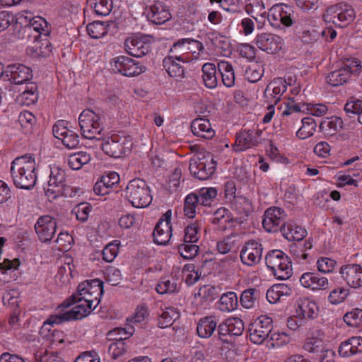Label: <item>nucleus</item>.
Returning <instances> with one entry per match:
<instances>
[{
    "instance_id": "obj_38",
    "label": "nucleus",
    "mask_w": 362,
    "mask_h": 362,
    "mask_svg": "<svg viewBox=\"0 0 362 362\" xmlns=\"http://www.w3.org/2000/svg\"><path fill=\"white\" fill-rule=\"evenodd\" d=\"M238 305V296L233 291L222 294L218 302V308L222 312H231L237 308Z\"/></svg>"
},
{
    "instance_id": "obj_14",
    "label": "nucleus",
    "mask_w": 362,
    "mask_h": 362,
    "mask_svg": "<svg viewBox=\"0 0 362 362\" xmlns=\"http://www.w3.org/2000/svg\"><path fill=\"white\" fill-rule=\"evenodd\" d=\"M262 130L257 127L248 130H243L236 134L235 151H243L258 146L262 141Z\"/></svg>"
},
{
    "instance_id": "obj_61",
    "label": "nucleus",
    "mask_w": 362,
    "mask_h": 362,
    "mask_svg": "<svg viewBox=\"0 0 362 362\" xmlns=\"http://www.w3.org/2000/svg\"><path fill=\"white\" fill-rule=\"evenodd\" d=\"M19 37H21L23 40H25L28 42H35L39 40L40 38L42 37V35L40 33H37L36 30H33V28L26 24L25 26L22 27L18 32Z\"/></svg>"
},
{
    "instance_id": "obj_25",
    "label": "nucleus",
    "mask_w": 362,
    "mask_h": 362,
    "mask_svg": "<svg viewBox=\"0 0 362 362\" xmlns=\"http://www.w3.org/2000/svg\"><path fill=\"white\" fill-rule=\"evenodd\" d=\"M293 11L291 6L286 4L277 5L272 7L268 13L269 21H279L285 26H291L294 22Z\"/></svg>"
},
{
    "instance_id": "obj_23",
    "label": "nucleus",
    "mask_w": 362,
    "mask_h": 362,
    "mask_svg": "<svg viewBox=\"0 0 362 362\" xmlns=\"http://www.w3.org/2000/svg\"><path fill=\"white\" fill-rule=\"evenodd\" d=\"M65 182V171L58 167L52 168L47 186L45 188V194L48 198L51 199L53 195L59 193V190L66 185Z\"/></svg>"
},
{
    "instance_id": "obj_58",
    "label": "nucleus",
    "mask_w": 362,
    "mask_h": 362,
    "mask_svg": "<svg viewBox=\"0 0 362 362\" xmlns=\"http://www.w3.org/2000/svg\"><path fill=\"white\" fill-rule=\"evenodd\" d=\"M300 38L304 43H313L320 37V33L316 26L303 29L300 33Z\"/></svg>"
},
{
    "instance_id": "obj_12",
    "label": "nucleus",
    "mask_w": 362,
    "mask_h": 362,
    "mask_svg": "<svg viewBox=\"0 0 362 362\" xmlns=\"http://www.w3.org/2000/svg\"><path fill=\"white\" fill-rule=\"evenodd\" d=\"M112 66L113 70L127 77L139 76L146 70L140 62L123 55L112 59Z\"/></svg>"
},
{
    "instance_id": "obj_41",
    "label": "nucleus",
    "mask_w": 362,
    "mask_h": 362,
    "mask_svg": "<svg viewBox=\"0 0 362 362\" xmlns=\"http://www.w3.org/2000/svg\"><path fill=\"white\" fill-rule=\"evenodd\" d=\"M180 317V313L173 308H166L158 320V325L160 328L170 327Z\"/></svg>"
},
{
    "instance_id": "obj_9",
    "label": "nucleus",
    "mask_w": 362,
    "mask_h": 362,
    "mask_svg": "<svg viewBox=\"0 0 362 362\" xmlns=\"http://www.w3.org/2000/svg\"><path fill=\"white\" fill-rule=\"evenodd\" d=\"M81 134L88 139H100L103 130L99 115L91 110H83L78 117Z\"/></svg>"
},
{
    "instance_id": "obj_33",
    "label": "nucleus",
    "mask_w": 362,
    "mask_h": 362,
    "mask_svg": "<svg viewBox=\"0 0 362 362\" xmlns=\"http://www.w3.org/2000/svg\"><path fill=\"white\" fill-rule=\"evenodd\" d=\"M217 327V321L215 316L210 315L201 318L197 327L198 335L202 338L210 337Z\"/></svg>"
},
{
    "instance_id": "obj_60",
    "label": "nucleus",
    "mask_w": 362,
    "mask_h": 362,
    "mask_svg": "<svg viewBox=\"0 0 362 362\" xmlns=\"http://www.w3.org/2000/svg\"><path fill=\"white\" fill-rule=\"evenodd\" d=\"M349 294V288L338 287L330 292L328 300L332 304L337 305L342 303L347 298Z\"/></svg>"
},
{
    "instance_id": "obj_1",
    "label": "nucleus",
    "mask_w": 362,
    "mask_h": 362,
    "mask_svg": "<svg viewBox=\"0 0 362 362\" xmlns=\"http://www.w3.org/2000/svg\"><path fill=\"white\" fill-rule=\"evenodd\" d=\"M36 169L35 160L32 156L26 154L15 158L11 166L14 185L24 189L33 188L37 181Z\"/></svg>"
},
{
    "instance_id": "obj_54",
    "label": "nucleus",
    "mask_w": 362,
    "mask_h": 362,
    "mask_svg": "<svg viewBox=\"0 0 362 362\" xmlns=\"http://www.w3.org/2000/svg\"><path fill=\"white\" fill-rule=\"evenodd\" d=\"M91 206L88 203L83 202L77 204L71 211V214L75 216L76 219L86 222L91 211Z\"/></svg>"
},
{
    "instance_id": "obj_52",
    "label": "nucleus",
    "mask_w": 362,
    "mask_h": 362,
    "mask_svg": "<svg viewBox=\"0 0 362 362\" xmlns=\"http://www.w3.org/2000/svg\"><path fill=\"white\" fill-rule=\"evenodd\" d=\"M18 121L25 134L32 132L33 126L36 123L35 115L29 111H23L18 116Z\"/></svg>"
},
{
    "instance_id": "obj_49",
    "label": "nucleus",
    "mask_w": 362,
    "mask_h": 362,
    "mask_svg": "<svg viewBox=\"0 0 362 362\" xmlns=\"http://www.w3.org/2000/svg\"><path fill=\"white\" fill-rule=\"evenodd\" d=\"M217 195V190L214 187H203L197 193L199 204L202 206H210Z\"/></svg>"
},
{
    "instance_id": "obj_35",
    "label": "nucleus",
    "mask_w": 362,
    "mask_h": 362,
    "mask_svg": "<svg viewBox=\"0 0 362 362\" xmlns=\"http://www.w3.org/2000/svg\"><path fill=\"white\" fill-rule=\"evenodd\" d=\"M343 125L344 122L341 117L333 116L323 119L320 124V129L323 134L332 136L342 129Z\"/></svg>"
},
{
    "instance_id": "obj_42",
    "label": "nucleus",
    "mask_w": 362,
    "mask_h": 362,
    "mask_svg": "<svg viewBox=\"0 0 362 362\" xmlns=\"http://www.w3.org/2000/svg\"><path fill=\"white\" fill-rule=\"evenodd\" d=\"M301 122L302 127L297 131L296 136L300 139H305L314 134L317 124L312 117L303 118Z\"/></svg>"
},
{
    "instance_id": "obj_43",
    "label": "nucleus",
    "mask_w": 362,
    "mask_h": 362,
    "mask_svg": "<svg viewBox=\"0 0 362 362\" xmlns=\"http://www.w3.org/2000/svg\"><path fill=\"white\" fill-rule=\"evenodd\" d=\"M28 25L33 28V30H36L37 33L40 32V34L45 37L49 35L52 30L51 25L44 18L40 16L30 18Z\"/></svg>"
},
{
    "instance_id": "obj_46",
    "label": "nucleus",
    "mask_w": 362,
    "mask_h": 362,
    "mask_svg": "<svg viewBox=\"0 0 362 362\" xmlns=\"http://www.w3.org/2000/svg\"><path fill=\"white\" fill-rule=\"evenodd\" d=\"M233 210L238 214L247 216L251 211V204L245 197H234L231 204Z\"/></svg>"
},
{
    "instance_id": "obj_34",
    "label": "nucleus",
    "mask_w": 362,
    "mask_h": 362,
    "mask_svg": "<svg viewBox=\"0 0 362 362\" xmlns=\"http://www.w3.org/2000/svg\"><path fill=\"white\" fill-rule=\"evenodd\" d=\"M185 39H180L175 42L170 48L168 56L172 59H176L181 62H188L191 61V56L188 53Z\"/></svg>"
},
{
    "instance_id": "obj_48",
    "label": "nucleus",
    "mask_w": 362,
    "mask_h": 362,
    "mask_svg": "<svg viewBox=\"0 0 362 362\" xmlns=\"http://www.w3.org/2000/svg\"><path fill=\"white\" fill-rule=\"evenodd\" d=\"M343 320L350 327L362 328V309H352L344 314Z\"/></svg>"
},
{
    "instance_id": "obj_22",
    "label": "nucleus",
    "mask_w": 362,
    "mask_h": 362,
    "mask_svg": "<svg viewBox=\"0 0 362 362\" xmlns=\"http://www.w3.org/2000/svg\"><path fill=\"white\" fill-rule=\"evenodd\" d=\"M286 90L287 85L284 78H274L267 85L264 90V97L265 101L271 105H276L281 100L282 95Z\"/></svg>"
},
{
    "instance_id": "obj_57",
    "label": "nucleus",
    "mask_w": 362,
    "mask_h": 362,
    "mask_svg": "<svg viewBox=\"0 0 362 362\" xmlns=\"http://www.w3.org/2000/svg\"><path fill=\"white\" fill-rule=\"evenodd\" d=\"M187 47H188V53L191 56V60L199 58L200 53L204 51L203 44L196 40L190 38H185Z\"/></svg>"
},
{
    "instance_id": "obj_4",
    "label": "nucleus",
    "mask_w": 362,
    "mask_h": 362,
    "mask_svg": "<svg viewBox=\"0 0 362 362\" xmlns=\"http://www.w3.org/2000/svg\"><path fill=\"white\" fill-rule=\"evenodd\" d=\"M265 263L277 279L286 280L293 274L291 261L281 250L269 251L265 257Z\"/></svg>"
},
{
    "instance_id": "obj_7",
    "label": "nucleus",
    "mask_w": 362,
    "mask_h": 362,
    "mask_svg": "<svg viewBox=\"0 0 362 362\" xmlns=\"http://www.w3.org/2000/svg\"><path fill=\"white\" fill-rule=\"evenodd\" d=\"M361 62L356 59H347L341 66L326 76V81L332 86H339L348 83L354 76L359 74L361 69Z\"/></svg>"
},
{
    "instance_id": "obj_27",
    "label": "nucleus",
    "mask_w": 362,
    "mask_h": 362,
    "mask_svg": "<svg viewBox=\"0 0 362 362\" xmlns=\"http://www.w3.org/2000/svg\"><path fill=\"white\" fill-rule=\"evenodd\" d=\"M317 304L308 298H300L296 305L297 317L300 319H314L317 316Z\"/></svg>"
},
{
    "instance_id": "obj_3",
    "label": "nucleus",
    "mask_w": 362,
    "mask_h": 362,
    "mask_svg": "<svg viewBox=\"0 0 362 362\" xmlns=\"http://www.w3.org/2000/svg\"><path fill=\"white\" fill-rule=\"evenodd\" d=\"M103 294V282L101 280L98 279L86 280L78 284L77 293L70 297V300L80 299L82 303H87L95 309L99 305Z\"/></svg>"
},
{
    "instance_id": "obj_63",
    "label": "nucleus",
    "mask_w": 362,
    "mask_h": 362,
    "mask_svg": "<svg viewBox=\"0 0 362 362\" xmlns=\"http://www.w3.org/2000/svg\"><path fill=\"white\" fill-rule=\"evenodd\" d=\"M337 265V262L332 259L321 257L317 261V269L322 273L333 272Z\"/></svg>"
},
{
    "instance_id": "obj_64",
    "label": "nucleus",
    "mask_w": 362,
    "mask_h": 362,
    "mask_svg": "<svg viewBox=\"0 0 362 362\" xmlns=\"http://www.w3.org/2000/svg\"><path fill=\"white\" fill-rule=\"evenodd\" d=\"M127 351V346L123 341H112L108 347V353L114 359L122 356Z\"/></svg>"
},
{
    "instance_id": "obj_13",
    "label": "nucleus",
    "mask_w": 362,
    "mask_h": 362,
    "mask_svg": "<svg viewBox=\"0 0 362 362\" xmlns=\"http://www.w3.org/2000/svg\"><path fill=\"white\" fill-rule=\"evenodd\" d=\"M130 146V141L126 136L113 134L102 144L101 147L107 155L119 158L129 151Z\"/></svg>"
},
{
    "instance_id": "obj_37",
    "label": "nucleus",
    "mask_w": 362,
    "mask_h": 362,
    "mask_svg": "<svg viewBox=\"0 0 362 362\" xmlns=\"http://www.w3.org/2000/svg\"><path fill=\"white\" fill-rule=\"evenodd\" d=\"M219 76H221L223 84L227 88H231L235 84V73L233 66L228 62L218 63Z\"/></svg>"
},
{
    "instance_id": "obj_39",
    "label": "nucleus",
    "mask_w": 362,
    "mask_h": 362,
    "mask_svg": "<svg viewBox=\"0 0 362 362\" xmlns=\"http://www.w3.org/2000/svg\"><path fill=\"white\" fill-rule=\"evenodd\" d=\"M176 61V59H172L168 55L163 59V66L171 77L182 78L185 76L184 67Z\"/></svg>"
},
{
    "instance_id": "obj_59",
    "label": "nucleus",
    "mask_w": 362,
    "mask_h": 362,
    "mask_svg": "<svg viewBox=\"0 0 362 362\" xmlns=\"http://www.w3.org/2000/svg\"><path fill=\"white\" fill-rule=\"evenodd\" d=\"M119 241L115 240L107 245L103 252V259L107 262H112L117 257L119 251Z\"/></svg>"
},
{
    "instance_id": "obj_2",
    "label": "nucleus",
    "mask_w": 362,
    "mask_h": 362,
    "mask_svg": "<svg viewBox=\"0 0 362 362\" xmlns=\"http://www.w3.org/2000/svg\"><path fill=\"white\" fill-rule=\"evenodd\" d=\"M74 304L76 305L69 310L50 315L44 322L42 327L45 328L47 325H60L65 322L81 320L90 314L91 310H94L87 303H82V300L80 299L76 298L74 300H70V298L64 300L59 308H67Z\"/></svg>"
},
{
    "instance_id": "obj_16",
    "label": "nucleus",
    "mask_w": 362,
    "mask_h": 362,
    "mask_svg": "<svg viewBox=\"0 0 362 362\" xmlns=\"http://www.w3.org/2000/svg\"><path fill=\"white\" fill-rule=\"evenodd\" d=\"M286 214L283 209L279 207L267 209L264 214L262 226L268 232H277L280 228L285 225Z\"/></svg>"
},
{
    "instance_id": "obj_28",
    "label": "nucleus",
    "mask_w": 362,
    "mask_h": 362,
    "mask_svg": "<svg viewBox=\"0 0 362 362\" xmlns=\"http://www.w3.org/2000/svg\"><path fill=\"white\" fill-rule=\"evenodd\" d=\"M339 355L348 358L362 353V337H352L341 342L338 349Z\"/></svg>"
},
{
    "instance_id": "obj_15",
    "label": "nucleus",
    "mask_w": 362,
    "mask_h": 362,
    "mask_svg": "<svg viewBox=\"0 0 362 362\" xmlns=\"http://www.w3.org/2000/svg\"><path fill=\"white\" fill-rule=\"evenodd\" d=\"M255 43L259 49L268 54H276L282 49L284 40L276 34L262 33L255 37Z\"/></svg>"
},
{
    "instance_id": "obj_31",
    "label": "nucleus",
    "mask_w": 362,
    "mask_h": 362,
    "mask_svg": "<svg viewBox=\"0 0 362 362\" xmlns=\"http://www.w3.org/2000/svg\"><path fill=\"white\" fill-rule=\"evenodd\" d=\"M154 242L158 245H166L172 237V226L168 221H159L153 230Z\"/></svg>"
},
{
    "instance_id": "obj_55",
    "label": "nucleus",
    "mask_w": 362,
    "mask_h": 362,
    "mask_svg": "<svg viewBox=\"0 0 362 362\" xmlns=\"http://www.w3.org/2000/svg\"><path fill=\"white\" fill-rule=\"evenodd\" d=\"M199 249L198 245L191 243L184 242L178 246L179 253L186 259H193L197 255Z\"/></svg>"
},
{
    "instance_id": "obj_51",
    "label": "nucleus",
    "mask_w": 362,
    "mask_h": 362,
    "mask_svg": "<svg viewBox=\"0 0 362 362\" xmlns=\"http://www.w3.org/2000/svg\"><path fill=\"white\" fill-rule=\"evenodd\" d=\"M86 30L92 38L98 39L103 37L107 33V26L105 25L104 22L93 21L87 25Z\"/></svg>"
},
{
    "instance_id": "obj_18",
    "label": "nucleus",
    "mask_w": 362,
    "mask_h": 362,
    "mask_svg": "<svg viewBox=\"0 0 362 362\" xmlns=\"http://www.w3.org/2000/svg\"><path fill=\"white\" fill-rule=\"evenodd\" d=\"M245 329V325L243 320L239 317H229L219 324L218 326V334L219 339L223 341H226V337H238L240 336Z\"/></svg>"
},
{
    "instance_id": "obj_11",
    "label": "nucleus",
    "mask_w": 362,
    "mask_h": 362,
    "mask_svg": "<svg viewBox=\"0 0 362 362\" xmlns=\"http://www.w3.org/2000/svg\"><path fill=\"white\" fill-rule=\"evenodd\" d=\"M272 327V318L266 315L259 316L249 326L250 341L254 344H261L269 338Z\"/></svg>"
},
{
    "instance_id": "obj_40",
    "label": "nucleus",
    "mask_w": 362,
    "mask_h": 362,
    "mask_svg": "<svg viewBox=\"0 0 362 362\" xmlns=\"http://www.w3.org/2000/svg\"><path fill=\"white\" fill-rule=\"evenodd\" d=\"M260 292L256 288H248L241 293L240 301L242 306L250 309L255 305V303L259 298Z\"/></svg>"
},
{
    "instance_id": "obj_53",
    "label": "nucleus",
    "mask_w": 362,
    "mask_h": 362,
    "mask_svg": "<svg viewBox=\"0 0 362 362\" xmlns=\"http://www.w3.org/2000/svg\"><path fill=\"white\" fill-rule=\"evenodd\" d=\"M156 291L160 294H170L177 291V284L174 279L162 278L156 286Z\"/></svg>"
},
{
    "instance_id": "obj_45",
    "label": "nucleus",
    "mask_w": 362,
    "mask_h": 362,
    "mask_svg": "<svg viewBox=\"0 0 362 362\" xmlns=\"http://www.w3.org/2000/svg\"><path fill=\"white\" fill-rule=\"evenodd\" d=\"M90 160V156L84 151H80L71 154L68 158V164L73 170H79L83 165L88 163Z\"/></svg>"
},
{
    "instance_id": "obj_47",
    "label": "nucleus",
    "mask_w": 362,
    "mask_h": 362,
    "mask_svg": "<svg viewBox=\"0 0 362 362\" xmlns=\"http://www.w3.org/2000/svg\"><path fill=\"white\" fill-rule=\"evenodd\" d=\"M134 332V328L129 326L127 328L117 327L108 332L107 336L110 341H123L131 337Z\"/></svg>"
},
{
    "instance_id": "obj_21",
    "label": "nucleus",
    "mask_w": 362,
    "mask_h": 362,
    "mask_svg": "<svg viewBox=\"0 0 362 362\" xmlns=\"http://www.w3.org/2000/svg\"><path fill=\"white\" fill-rule=\"evenodd\" d=\"M339 274L348 286L357 288L362 286V267L349 264L341 267Z\"/></svg>"
},
{
    "instance_id": "obj_24",
    "label": "nucleus",
    "mask_w": 362,
    "mask_h": 362,
    "mask_svg": "<svg viewBox=\"0 0 362 362\" xmlns=\"http://www.w3.org/2000/svg\"><path fill=\"white\" fill-rule=\"evenodd\" d=\"M299 281L302 286L312 291L325 290L329 287L328 279L316 272L303 273Z\"/></svg>"
},
{
    "instance_id": "obj_44",
    "label": "nucleus",
    "mask_w": 362,
    "mask_h": 362,
    "mask_svg": "<svg viewBox=\"0 0 362 362\" xmlns=\"http://www.w3.org/2000/svg\"><path fill=\"white\" fill-rule=\"evenodd\" d=\"M88 3L98 16L109 15L113 8L112 0H88Z\"/></svg>"
},
{
    "instance_id": "obj_32",
    "label": "nucleus",
    "mask_w": 362,
    "mask_h": 362,
    "mask_svg": "<svg viewBox=\"0 0 362 362\" xmlns=\"http://www.w3.org/2000/svg\"><path fill=\"white\" fill-rule=\"evenodd\" d=\"M202 78L206 88L214 89L218 83L219 73L216 66L213 63H205L202 66Z\"/></svg>"
},
{
    "instance_id": "obj_30",
    "label": "nucleus",
    "mask_w": 362,
    "mask_h": 362,
    "mask_svg": "<svg viewBox=\"0 0 362 362\" xmlns=\"http://www.w3.org/2000/svg\"><path fill=\"white\" fill-rule=\"evenodd\" d=\"M283 236L289 241L300 242L307 235V230L293 223H286L280 228Z\"/></svg>"
},
{
    "instance_id": "obj_36",
    "label": "nucleus",
    "mask_w": 362,
    "mask_h": 362,
    "mask_svg": "<svg viewBox=\"0 0 362 362\" xmlns=\"http://www.w3.org/2000/svg\"><path fill=\"white\" fill-rule=\"evenodd\" d=\"M291 289L285 284H276L270 287L266 293L267 300L270 303H276L281 300L282 297L289 296Z\"/></svg>"
},
{
    "instance_id": "obj_20",
    "label": "nucleus",
    "mask_w": 362,
    "mask_h": 362,
    "mask_svg": "<svg viewBox=\"0 0 362 362\" xmlns=\"http://www.w3.org/2000/svg\"><path fill=\"white\" fill-rule=\"evenodd\" d=\"M262 251L261 243L255 240H249L240 251L241 262L247 266H254L260 262Z\"/></svg>"
},
{
    "instance_id": "obj_26",
    "label": "nucleus",
    "mask_w": 362,
    "mask_h": 362,
    "mask_svg": "<svg viewBox=\"0 0 362 362\" xmlns=\"http://www.w3.org/2000/svg\"><path fill=\"white\" fill-rule=\"evenodd\" d=\"M148 20L156 25L163 24L171 18V14L163 2L148 5L146 9Z\"/></svg>"
},
{
    "instance_id": "obj_19",
    "label": "nucleus",
    "mask_w": 362,
    "mask_h": 362,
    "mask_svg": "<svg viewBox=\"0 0 362 362\" xmlns=\"http://www.w3.org/2000/svg\"><path fill=\"white\" fill-rule=\"evenodd\" d=\"M35 230L42 243L49 242L57 230V221L50 216H40L35 224Z\"/></svg>"
},
{
    "instance_id": "obj_8",
    "label": "nucleus",
    "mask_w": 362,
    "mask_h": 362,
    "mask_svg": "<svg viewBox=\"0 0 362 362\" xmlns=\"http://www.w3.org/2000/svg\"><path fill=\"white\" fill-rule=\"evenodd\" d=\"M356 18V13L351 5L339 3L329 7L323 15V19L337 27L343 28L351 24Z\"/></svg>"
},
{
    "instance_id": "obj_56",
    "label": "nucleus",
    "mask_w": 362,
    "mask_h": 362,
    "mask_svg": "<svg viewBox=\"0 0 362 362\" xmlns=\"http://www.w3.org/2000/svg\"><path fill=\"white\" fill-rule=\"evenodd\" d=\"M362 100L351 98H349L344 105V111L348 117H358L359 112L361 110Z\"/></svg>"
},
{
    "instance_id": "obj_10",
    "label": "nucleus",
    "mask_w": 362,
    "mask_h": 362,
    "mask_svg": "<svg viewBox=\"0 0 362 362\" xmlns=\"http://www.w3.org/2000/svg\"><path fill=\"white\" fill-rule=\"evenodd\" d=\"M153 38L151 35H139L125 40L126 52L134 57H142L151 51Z\"/></svg>"
},
{
    "instance_id": "obj_5",
    "label": "nucleus",
    "mask_w": 362,
    "mask_h": 362,
    "mask_svg": "<svg viewBox=\"0 0 362 362\" xmlns=\"http://www.w3.org/2000/svg\"><path fill=\"white\" fill-rule=\"evenodd\" d=\"M125 197L136 208H146L153 199L146 182L139 178L134 179L128 183L125 189Z\"/></svg>"
},
{
    "instance_id": "obj_29",
    "label": "nucleus",
    "mask_w": 362,
    "mask_h": 362,
    "mask_svg": "<svg viewBox=\"0 0 362 362\" xmlns=\"http://www.w3.org/2000/svg\"><path fill=\"white\" fill-rule=\"evenodd\" d=\"M192 133L200 138L211 139L215 135V131L208 119L197 118L191 124Z\"/></svg>"
},
{
    "instance_id": "obj_17",
    "label": "nucleus",
    "mask_w": 362,
    "mask_h": 362,
    "mask_svg": "<svg viewBox=\"0 0 362 362\" xmlns=\"http://www.w3.org/2000/svg\"><path fill=\"white\" fill-rule=\"evenodd\" d=\"M32 71L21 64H12L5 68L4 81L14 84H22L30 80Z\"/></svg>"
},
{
    "instance_id": "obj_50",
    "label": "nucleus",
    "mask_w": 362,
    "mask_h": 362,
    "mask_svg": "<svg viewBox=\"0 0 362 362\" xmlns=\"http://www.w3.org/2000/svg\"><path fill=\"white\" fill-rule=\"evenodd\" d=\"M199 204V199L197 197V193L188 194L185 199L184 213L189 218L194 217L196 208Z\"/></svg>"
},
{
    "instance_id": "obj_62",
    "label": "nucleus",
    "mask_w": 362,
    "mask_h": 362,
    "mask_svg": "<svg viewBox=\"0 0 362 362\" xmlns=\"http://www.w3.org/2000/svg\"><path fill=\"white\" fill-rule=\"evenodd\" d=\"M263 72L264 71L260 66L252 64L245 70V76L248 81L255 83L261 79Z\"/></svg>"
},
{
    "instance_id": "obj_6",
    "label": "nucleus",
    "mask_w": 362,
    "mask_h": 362,
    "mask_svg": "<svg viewBox=\"0 0 362 362\" xmlns=\"http://www.w3.org/2000/svg\"><path fill=\"white\" fill-rule=\"evenodd\" d=\"M217 163L209 152H199L189 160L191 175L200 180H206L214 173Z\"/></svg>"
}]
</instances>
